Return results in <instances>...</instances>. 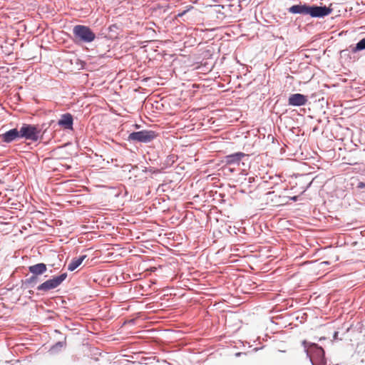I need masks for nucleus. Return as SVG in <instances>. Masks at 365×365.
<instances>
[{
    "instance_id": "9b49d317",
    "label": "nucleus",
    "mask_w": 365,
    "mask_h": 365,
    "mask_svg": "<svg viewBox=\"0 0 365 365\" xmlns=\"http://www.w3.org/2000/svg\"><path fill=\"white\" fill-rule=\"evenodd\" d=\"M47 270L46 265L44 263H38L29 267V271L34 275H41Z\"/></svg>"
},
{
    "instance_id": "6e6552de",
    "label": "nucleus",
    "mask_w": 365,
    "mask_h": 365,
    "mask_svg": "<svg viewBox=\"0 0 365 365\" xmlns=\"http://www.w3.org/2000/svg\"><path fill=\"white\" fill-rule=\"evenodd\" d=\"M247 155L242 152L235 153L228 155H226L224 159V162L227 165H239L243 158Z\"/></svg>"
},
{
    "instance_id": "f3484780",
    "label": "nucleus",
    "mask_w": 365,
    "mask_h": 365,
    "mask_svg": "<svg viewBox=\"0 0 365 365\" xmlns=\"http://www.w3.org/2000/svg\"><path fill=\"white\" fill-rule=\"evenodd\" d=\"M357 187H358V188H360V189H364V188H365V183H364V182H359V184H358V185H357Z\"/></svg>"
},
{
    "instance_id": "dca6fc26",
    "label": "nucleus",
    "mask_w": 365,
    "mask_h": 365,
    "mask_svg": "<svg viewBox=\"0 0 365 365\" xmlns=\"http://www.w3.org/2000/svg\"><path fill=\"white\" fill-rule=\"evenodd\" d=\"M38 277L37 275L33 274L29 278H27L26 279V283L29 284H31V285L36 284L37 283V282H38V277Z\"/></svg>"
},
{
    "instance_id": "39448f33",
    "label": "nucleus",
    "mask_w": 365,
    "mask_h": 365,
    "mask_svg": "<svg viewBox=\"0 0 365 365\" xmlns=\"http://www.w3.org/2000/svg\"><path fill=\"white\" fill-rule=\"evenodd\" d=\"M67 274L63 273L57 277L46 280L38 286V291L47 292L48 290L58 287L66 278Z\"/></svg>"
},
{
    "instance_id": "2eb2a0df",
    "label": "nucleus",
    "mask_w": 365,
    "mask_h": 365,
    "mask_svg": "<svg viewBox=\"0 0 365 365\" xmlns=\"http://www.w3.org/2000/svg\"><path fill=\"white\" fill-rule=\"evenodd\" d=\"M65 345V343L63 341H58L50 349V351L52 353H55L59 349H61L63 346Z\"/></svg>"
},
{
    "instance_id": "ddd939ff",
    "label": "nucleus",
    "mask_w": 365,
    "mask_h": 365,
    "mask_svg": "<svg viewBox=\"0 0 365 365\" xmlns=\"http://www.w3.org/2000/svg\"><path fill=\"white\" fill-rule=\"evenodd\" d=\"M87 257L86 255H81L79 257L73 258L68 265V270L73 272L77 269Z\"/></svg>"
},
{
    "instance_id": "423d86ee",
    "label": "nucleus",
    "mask_w": 365,
    "mask_h": 365,
    "mask_svg": "<svg viewBox=\"0 0 365 365\" xmlns=\"http://www.w3.org/2000/svg\"><path fill=\"white\" fill-rule=\"evenodd\" d=\"M332 9L324 6H309V15L314 18H322L331 13Z\"/></svg>"
},
{
    "instance_id": "f8f14e48",
    "label": "nucleus",
    "mask_w": 365,
    "mask_h": 365,
    "mask_svg": "<svg viewBox=\"0 0 365 365\" xmlns=\"http://www.w3.org/2000/svg\"><path fill=\"white\" fill-rule=\"evenodd\" d=\"M309 6L306 4L294 5L289 9V11L292 14L309 15Z\"/></svg>"
},
{
    "instance_id": "a211bd4d",
    "label": "nucleus",
    "mask_w": 365,
    "mask_h": 365,
    "mask_svg": "<svg viewBox=\"0 0 365 365\" xmlns=\"http://www.w3.org/2000/svg\"><path fill=\"white\" fill-rule=\"evenodd\" d=\"M188 10H189V9H187V10L183 11L182 12L179 13V14H178V16L181 17V16H184V15L187 13V11Z\"/></svg>"
},
{
    "instance_id": "4468645a",
    "label": "nucleus",
    "mask_w": 365,
    "mask_h": 365,
    "mask_svg": "<svg viewBox=\"0 0 365 365\" xmlns=\"http://www.w3.org/2000/svg\"><path fill=\"white\" fill-rule=\"evenodd\" d=\"M363 50H365V37L361 39L354 46H351L352 53H357Z\"/></svg>"
},
{
    "instance_id": "0eeeda50",
    "label": "nucleus",
    "mask_w": 365,
    "mask_h": 365,
    "mask_svg": "<svg viewBox=\"0 0 365 365\" xmlns=\"http://www.w3.org/2000/svg\"><path fill=\"white\" fill-rule=\"evenodd\" d=\"M308 99L307 97L301 93H294L289 96L288 98V105L291 106H304Z\"/></svg>"
},
{
    "instance_id": "20e7f679",
    "label": "nucleus",
    "mask_w": 365,
    "mask_h": 365,
    "mask_svg": "<svg viewBox=\"0 0 365 365\" xmlns=\"http://www.w3.org/2000/svg\"><path fill=\"white\" fill-rule=\"evenodd\" d=\"M19 130L21 138L34 142L39 139L41 130L34 125L23 124Z\"/></svg>"
},
{
    "instance_id": "7ed1b4c3",
    "label": "nucleus",
    "mask_w": 365,
    "mask_h": 365,
    "mask_svg": "<svg viewBox=\"0 0 365 365\" xmlns=\"http://www.w3.org/2000/svg\"><path fill=\"white\" fill-rule=\"evenodd\" d=\"M157 137V133L153 130H143L133 132L128 135V140L133 142L148 143Z\"/></svg>"
},
{
    "instance_id": "f257e3e1",
    "label": "nucleus",
    "mask_w": 365,
    "mask_h": 365,
    "mask_svg": "<svg viewBox=\"0 0 365 365\" xmlns=\"http://www.w3.org/2000/svg\"><path fill=\"white\" fill-rule=\"evenodd\" d=\"M302 345L312 365H326L324 351L321 346L307 341H303Z\"/></svg>"
},
{
    "instance_id": "1a4fd4ad",
    "label": "nucleus",
    "mask_w": 365,
    "mask_h": 365,
    "mask_svg": "<svg viewBox=\"0 0 365 365\" xmlns=\"http://www.w3.org/2000/svg\"><path fill=\"white\" fill-rule=\"evenodd\" d=\"M21 138L20 130L16 128L11 129L1 135V139L4 143H9Z\"/></svg>"
},
{
    "instance_id": "f03ea898",
    "label": "nucleus",
    "mask_w": 365,
    "mask_h": 365,
    "mask_svg": "<svg viewBox=\"0 0 365 365\" xmlns=\"http://www.w3.org/2000/svg\"><path fill=\"white\" fill-rule=\"evenodd\" d=\"M73 33L77 39L85 43H91L96 38V35L91 29L83 25L75 26L73 29Z\"/></svg>"
},
{
    "instance_id": "9d476101",
    "label": "nucleus",
    "mask_w": 365,
    "mask_h": 365,
    "mask_svg": "<svg viewBox=\"0 0 365 365\" xmlns=\"http://www.w3.org/2000/svg\"><path fill=\"white\" fill-rule=\"evenodd\" d=\"M73 121L72 115L70 113H66L61 115L58 124L66 129H72Z\"/></svg>"
}]
</instances>
